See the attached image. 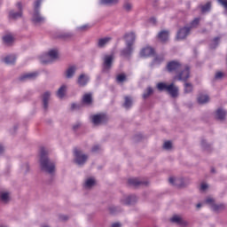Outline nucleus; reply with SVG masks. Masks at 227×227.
<instances>
[{
    "instance_id": "f257e3e1",
    "label": "nucleus",
    "mask_w": 227,
    "mask_h": 227,
    "mask_svg": "<svg viewBox=\"0 0 227 227\" xmlns=\"http://www.w3.org/2000/svg\"><path fill=\"white\" fill-rule=\"evenodd\" d=\"M49 152L45 149V147H42L40 151V158L39 164L40 168L44 173H48L49 175H54L56 171V165L49 160Z\"/></svg>"
},
{
    "instance_id": "f03ea898",
    "label": "nucleus",
    "mask_w": 227,
    "mask_h": 227,
    "mask_svg": "<svg viewBox=\"0 0 227 227\" xmlns=\"http://www.w3.org/2000/svg\"><path fill=\"white\" fill-rule=\"evenodd\" d=\"M40 6H42V0L35 1L34 4V12L31 18L33 24L40 25L45 22V17L40 13Z\"/></svg>"
},
{
    "instance_id": "7ed1b4c3",
    "label": "nucleus",
    "mask_w": 227,
    "mask_h": 227,
    "mask_svg": "<svg viewBox=\"0 0 227 227\" xmlns=\"http://www.w3.org/2000/svg\"><path fill=\"white\" fill-rule=\"evenodd\" d=\"M74 164H76L77 166H84V164L88 162V159H90V156L88 154L79 149H75L74 151Z\"/></svg>"
},
{
    "instance_id": "20e7f679",
    "label": "nucleus",
    "mask_w": 227,
    "mask_h": 227,
    "mask_svg": "<svg viewBox=\"0 0 227 227\" xmlns=\"http://www.w3.org/2000/svg\"><path fill=\"white\" fill-rule=\"evenodd\" d=\"M114 63V55L107 54L103 57V71L109 72Z\"/></svg>"
},
{
    "instance_id": "39448f33",
    "label": "nucleus",
    "mask_w": 227,
    "mask_h": 227,
    "mask_svg": "<svg viewBox=\"0 0 227 227\" xmlns=\"http://www.w3.org/2000/svg\"><path fill=\"white\" fill-rule=\"evenodd\" d=\"M189 77H191V71L189 66H183L175 79L177 78L178 81H184L185 82V81H187Z\"/></svg>"
},
{
    "instance_id": "423d86ee",
    "label": "nucleus",
    "mask_w": 227,
    "mask_h": 227,
    "mask_svg": "<svg viewBox=\"0 0 227 227\" xmlns=\"http://www.w3.org/2000/svg\"><path fill=\"white\" fill-rule=\"evenodd\" d=\"M137 202V197L136 195H122L120 199L121 205H124L125 207H129L130 205H134V203Z\"/></svg>"
},
{
    "instance_id": "0eeeda50",
    "label": "nucleus",
    "mask_w": 227,
    "mask_h": 227,
    "mask_svg": "<svg viewBox=\"0 0 227 227\" xmlns=\"http://www.w3.org/2000/svg\"><path fill=\"white\" fill-rule=\"evenodd\" d=\"M16 8L18 11L12 10L9 12V19L12 20H17V19H20V17H22V3H17Z\"/></svg>"
},
{
    "instance_id": "6e6552de",
    "label": "nucleus",
    "mask_w": 227,
    "mask_h": 227,
    "mask_svg": "<svg viewBox=\"0 0 227 227\" xmlns=\"http://www.w3.org/2000/svg\"><path fill=\"white\" fill-rule=\"evenodd\" d=\"M93 125H102L107 121V115L105 114H98L91 117Z\"/></svg>"
},
{
    "instance_id": "1a4fd4ad",
    "label": "nucleus",
    "mask_w": 227,
    "mask_h": 227,
    "mask_svg": "<svg viewBox=\"0 0 227 227\" xmlns=\"http://www.w3.org/2000/svg\"><path fill=\"white\" fill-rule=\"evenodd\" d=\"M12 201V192L4 190L0 192V203L3 205H8V202Z\"/></svg>"
},
{
    "instance_id": "9d476101",
    "label": "nucleus",
    "mask_w": 227,
    "mask_h": 227,
    "mask_svg": "<svg viewBox=\"0 0 227 227\" xmlns=\"http://www.w3.org/2000/svg\"><path fill=\"white\" fill-rule=\"evenodd\" d=\"M184 66H182L181 63L178 61H172L168 64L167 68L168 72H176L178 73L183 68Z\"/></svg>"
},
{
    "instance_id": "9b49d317",
    "label": "nucleus",
    "mask_w": 227,
    "mask_h": 227,
    "mask_svg": "<svg viewBox=\"0 0 227 227\" xmlns=\"http://www.w3.org/2000/svg\"><path fill=\"white\" fill-rule=\"evenodd\" d=\"M191 33V27H184L177 32L176 39L177 40H184V38H187Z\"/></svg>"
},
{
    "instance_id": "f8f14e48",
    "label": "nucleus",
    "mask_w": 227,
    "mask_h": 227,
    "mask_svg": "<svg viewBox=\"0 0 227 227\" xmlns=\"http://www.w3.org/2000/svg\"><path fill=\"white\" fill-rule=\"evenodd\" d=\"M97 185V179L93 176H88L85 178L83 187L85 189H93Z\"/></svg>"
},
{
    "instance_id": "ddd939ff",
    "label": "nucleus",
    "mask_w": 227,
    "mask_h": 227,
    "mask_svg": "<svg viewBox=\"0 0 227 227\" xmlns=\"http://www.w3.org/2000/svg\"><path fill=\"white\" fill-rule=\"evenodd\" d=\"M168 182L170 185H174L176 187H184L183 177L171 176L168 178Z\"/></svg>"
},
{
    "instance_id": "4468645a",
    "label": "nucleus",
    "mask_w": 227,
    "mask_h": 227,
    "mask_svg": "<svg viewBox=\"0 0 227 227\" xmlns=\"http://www.w3.org/2000/svg\"><path fill=\"white\" fill-rule=\"evenodd\" d=\"M167 91L172 98H176V97H178V88L174 83L168 84Z\"/></svg>"
},
{
    "instance_id": "2eb2a0df",
    "label": "nucleus",
    "mask_w": 227,
    "mask_h": 227,
    "mask_svg": "<svg viewBox=\"0 0 227 227\" xmlns=\"http://www.w3.org/2000/svg\"><path fill=\"white\" fill-rule=\"evenodd\" d=\"M51 100V91H46L43 94V107L44 111L49 109V102Z\"/></svg>"
},
{
    "instance_id": "dca6fc26",
    "label": "nucleus",
    "mask_w": 227,
    "mask_h": 227,
    "mask_svg": "<svg viewBox=\"0 0 227 227\" xmlns=\"http://www.w3.org/2000/svg\"><path fill=\"white\" fill-rule=\"evenodd\" d=\"M88 82H90V76L84 74H80L77 80V84L79 86L84 87L86 84H88Z\"/></svg>"
},
{
    "instance_id": "f3484780",
    "label": "nucleus",
    "mask_w": 227,
    "mask_h": 227,
    "mask_svg": "<svg viewBox=\"0 0 227 227\" xmlns=\"http://www.w3.org/2000/svg\"><path fill=\"white\" fill-rule=\"evenodd\" d=\"M126 45L134 46V42H136V34L134 32H129L125 35Z\"/></svg>"
},
{
    "instance_id": "a211bd4d",
    "label": "nucleus",
    "mask_w": 227,
    "mask_h": 227,
    "mask_svg": "<svg viewBox=\"0 0 227 227\" xmlns=\"http://www.w3.org/2000/svg\"><path fill=\"white\" fill-rule=\"evenodd\" d=\"M38 77V73L32 72V73H26L22 74L20 79V81H33V79H36Z\"/></svg>"
},
{
    "instance_id": "6ab92c4d",
    "label": "nucleus",
    "mask_w": 227,
    "mask_h": 227,
    "mask_svg": "<svg viewBox=\"0 0 227 227\" xmlns=\"http://www.w3.org/2000/svg\"><path fill=\"white\" fill-rule=\"evenodd\" d=\"M83 106H91L93 104V95L91 93H86L82 99Z\"/></svg>"
},
{
    "instance_id": "aec40b11",
    "label": "nucleus",
    "mask_w": 227,
    "mask_h": 227,
    "mask_svg": "<svg viewBox=\"0 0 227 227\" xmlns=\"http://www.w3.org/2000/svg\"><path fill=\"white\" fill-rule=\"evenodd\" d=\"M132 52H134V46L126 44V48L121 51V54L124 56V58H129L131 56Z\"/></svg>"
},
{
    "instance_id": "412c9836",
    "label": "nucleus",
    "mask_w": 227,
    "mask_h": 227,
    "mask_svg": "<svg viewBox=\"0 0 227 227\" xmlns=\"http://www.w3.org/2000/svg\"><path fill=\"white\" fill-rule=\"evenodd\" d=\"M197 102L200 105L208 104V102H210V97L207 94L200 93L197 97Z\"/></svg>"
},
{
    "instance_id": "4be33fe9",
    "label": "nucleus",
    "mask_w": 227,
    "mask_h": 227,
    "mask_svg": "<svg viewBox=\"0 0 227 227\" xmlns=\"http://www.w3.org/2000/svg\"><path fill=\"white\" fill-rule=\"evenodd\" d=\"M154 51L152 47L147 46L145 48H144L141 52H140V56L142 58H148L150 56H153Z\"/></svg>"
},
{
    "instance_id": "5701e85b",
    "label": "nucleus",
    "mask_w": 227,
    "mask_h": 227,
    "mask_svg": "<svg viewBox=\"0 0 227 227\" xmlns=\"http://www.w3.org/2000/svg\"><path fill=\"white\" fill-rule=\"evenodd\" d=\"M128 184L133 185V187H137V185H148L147 182H143L137 178H129Z\"/></svg>"
},
{
    "instance_id": "b1692460",
    "label": "nucleus",
    "mask_w": 227,
    "mask_h": 227,
    "mask_svg": "<svg viewBox=\"0 0 227 227\" xmlns=\"http://www.w3.org/2000/svg\"><path fill=\"white\" fill-rule=\"evenodd\" d=\"M171 223H176V224H179L180 226H186L187 222L184 220L180 215H175L171 219Z\"/></svg>"
},
{
    "instance_id": "393cba45",
    "label": "nucleus",
    "mask_w": 227,
    "mask_h": 227,
    "mask_svg": "<svg viewBox=\"0 0 227 227\" xmlns=\"http://www.w3.org/2000/svg\"><path fill=\"white\" fill-rule=\"evenodd\" d=\"M77 71V67L75 66L69 67L65 73L67 79H72L74 75H75V72Z\"/></svg>"
},
{
    "instance_id": "a878e982",
    "label": "nucleus",
    "mask_w": 227,
    "mask_h": 227,
    "mask_svg": "<svg viewBox=\"0 0 227 227\" xmlns=\"http://www.w3.org/2000/svg\"><path fill=\"white\" fill-rule=\"evenodd\" d=\"M118 3H120V0H99L98 4L101 6H114Z\"/></svg>"
},
{
    "instance_id": "bb28decb",
    "label": "nucleus",
    "mask_w": 227,
    "mask_h": 227,
    "mask_svg": "<svg viewBox=\"0 0 227 227\" xmlns=\"http://www.w3.org/2000/svg\"><path fill=\"white\" fill-rule=\"evenodd\" d=\"M158 38L160 42H168L169 39V31L162 30L158 34Z\"/></svg>"
},
{
    "instance_id": "cd10ccee",
    "label": "nucleus",
    "mask_w": 227,
    "mask_h": 227,
    "mask_svg": "<svg viewBox=\"0 0 227 227\" xmlns=\"http://www.w3.org/2000/svg\"><path fill=\"white\" fill-rule=\"evenodd\" d=\"M111 40H113L111 37H104L99 39L98 42V47L100 49L104 48L106 45L111 43Z\"/></svg>"
},
{
    "instance_id": "c85d7f7f",
    "label": "nucleus",
    "mask_w": 227,
    "mask_h": 227,
    "mask_svg": "<svg viewBox=\"0 0 227 227\" xmlns=\"http://www.w3.org/2000/svg\"><path fill=\"white\" fill-rule=\"evenodd\" d=\"M47 56L51 59H58L59 58V51L58 49H51L48 51Z\"/></svg>"
},
{
    "instance_id": "c756f323",
    "label": "nucleus",
    "mask_w": 227,
    "mask_h": 227,
    "mask_svg": "<svg viewBox=\"0 0 227 227\" xmlns=\"http://www.w3.org/2000/svg\"><path fill=\"white\" fill-rule=\"evenodd\" d=\"M13 35H12V34H7L3 36V42L5 45H12V43H13Z\"/></svg>"
},
{
    "instance_id": "7c9ffc66",
    "label": "nucleus",
    "mask_w": 227,
    "mask_h": 227,
    "mask_svg": "<svg viewBox=\"0 0 227 227\" xmlns=\"http://www.w3.org/2000/svg\"><path fill=\"white\" fill-rule=\"evenodd\" d=\"M17 60V57L15 55H8L4 59V61L6 65H13Z\"/></svg>"
},
{
    "instance_id": "2f4dec72",
    "label": "nucleus",
    "mask_w": 227,
    "mask_h": 227,
    "mask_svg": "<svg viewBox=\"0 0 227 227\" xmlns=\"http://www.w3.org/2000/svg\"><path fill=\"white\" fill-rule=\"evenodd\" d=\"M67 93V85H61L60 88L57 91V97L59 98H63L65 94Z\"/></svg>"
},
{
    "instance_id": "473e14b6",
    "label": "nucleus",
    "mask_w": 227,
    "mask_h": 227,
    "mask_svg": "<svg viewBox=\"0 0 227 227\" xmlns=\"http://www.w3.org/2000/svg\"><path fill=\"white\" fill-rule=\"evenodd\" d=\"M156 88L157 90H159V91H168V88H169V84L166 83V82H158L156 84Z\"/></svg>"
},
{
    "instance_id": "72a5a7b5",
    "label": "nucleus",
    "mask_w": 227,
    "mask_h": 227,
    "mask_svg": "<svg viewBox=\"0 0 227 227\" xmlns=\"http://www.w3.org/2000/svg\"><path fill=\"white\" fill-rule=\"evenodd\" d=\"M215 117L217 120H224V118H226V111L219 108L215 113Z\"/></svg>"
},
{
    "instance_id": "f704fd0d",
    "label": "nucleus",
    "mask_w": 227,
    "mask_h": 227,
    "mask_svg": "<svg viewBox=\"0 0 227 227\" xmlns=\"http://www.w3.org/2000/svg\"><path fill=\"white\" fill-rule=\"evenodd\" d=\"M192 90H193L192 83L184 82V93H192Z\"/></svg>"
},
{
    "instance_id": "c9c22d12",
    "label": "nucleus",
    "mask_w": 227,
    "mask_h": 227,
    "mask_svg": "<svg viewBox=\"0 0 227 227\" xmlns=\"http://www.w3.org/2000/svg\"><path fill=\"white\" fill-rule=\"evenodd\" d=\"M124 107L126 109H129V107H132V98L130 97L125 98Z\"/></svg>"
},
{
    "instance_id": "e433bc0d",
    "label": "nucleus",
    "mask_w": 227,
    "mask_h": 227,
    "mask_svg": "<svg viewBox=\"0 0 227 227\" xmlns=\"http://www.w3.org/2000/svg\"><path fill=\"white\" fill-rule=\"evenodd\" d=\"M205 203L210 207V208H213L214 205H215V200L212 197H207L205 200Z\"/></svg>"
},
{
    "instance_id": "4c0bfd02",
    "label": "nucleus",
    "mask_w": 227,
    "mask_h": 227,
    "mask_svg": "<svg viewBox=\"0 0 227 227\" xmlns=\"http://www.w3.org/2000/svg\"><path fill=\"white\" fill-rule=\"evenodd\" d=\"M153 93V89L152 87H148L143 94V98H148V97H150V95H152Z\"/></svg>"
},
{
    "instance_id": "58836bf2",
    "label": "nucleus",
    "mask_w": 227,
    "mask_h": 227,
    "mask_svg": "<svg viewBox=\"0 0 227 227\" xmlns=\"http://www.w3.org/2000/svg\"><path fill=\"white\" fill-rule=\"evenodd\" d=\"M133 7L134 5L130 2H125L123 4V10H125V12H132Z\"/></svg>"
},
{
    "instance_id": "ea45409f",
    "label": "nucleus",
    "mask_w": 227,
    "mask_h": 227,
    "mask_svg": "<svg viewBox=\"0 0 227 227\" xmlns=\"http://www.w3.org/2000/svg\"><path fill=\"white\" fill-rule=\"evenodd\" d=\"M212 210H214L215 212H219L221 210H223L224 208V204H214L213 207H211Z\"/></svg>"
},
{
    "instance_id": "a19ab883",
    "label": "nucleus",
    "mask_w": 227,
    "mask_h": 227,
    "mask_svg": "<svg viewBox=\"0 0 227 227\" xmlns=\"http://www.w3.org/2000/svg\"><path fill=\"white\" fill-rule=\"evenodd\" d=\"M212 7V4L210 2L207 3L205 5H202L201 12L202 13H207V12H210V8Z\"/></svg>"
},
{
    "instance_id": "79ce46f5",
    "label": "nucleus",
    "mask_w": 227,
    "mask_h": 227,
    "mask_svg": "<svg viewBox=\"0 0 227 227\" xmlns=\"http://www.w3.org/2000/svg\"><path fill=\"white\" fill-rule=\"evenodd\" d=\"M117 82H125L127 81V75L125 74H120L116 77Z\"/></svg>"
},
{
    "instance_id": "37998d69",
    "label": "nucleus",
    "mask_w": 227,
    "mask_h": 227,
    "mask_svg": "<svg viewBox=\"0 0 227 227\" xmlns=\"http://www.w3.org/2000/svg\"><path fill=\"white\" fill-rule=\"evenodd\" d=\"M162 61H164V57L163 56H157L153 60V64L154 65H160V63H162Z\"/></svg>"
},
{
    "instance_id": "c03bdc74",
    "label": "nucleus",
    "mask_w": 227,
    "mask_h": 227,
    "mask_svg": "<svg viewBox=\"0 0 227 227\" xmlns=\"http://www.w3.org/2000/svg\"><path fill=\"white\" fill-rule=\"evenodd\" d=\"M163 148L164 150H171L173 148V143L171 141H166L163 144Z\"/></svg>"
},
{
    "instance_id": "a18cd8bd",
    "label": "nucleus",
    "mask_w": 227,
    "mask_h": 227,
    "mask_svg": "<svg viewBox=\"0 0 227 227\" xmlns=\"http://www.w3.org/2000/svg\"><path fill=\"white\" fill-rule=\"evenodd\" d=\"M21 171H22V173H28L29 172V164L28 163H23L21 165Z\"/></svg>"
},
{
    "instance_id": "49530a36",
    "label": "nucleus",
    "mask_w": 227,
    "mask_h": 227,
    "mask_svg": "<svg viewBox=\"0 0 227 227\" xmlns=\"http://www.w3.org/2000/svg\"><path fill=\"white\" fill-rule=\"evenodd\" d=\"M218 44H219V37H215L211 43V49H215Z\"/></svg>"
},
{
    "instance_id": "de8ad7c7",
    "label": "nucleus",
    "mask_w": 227,
    "mask_h": 227,
    "mask_svg": "<svg viewBox=\"0 0 227 227\" xmlns=\"http://www.w3.org/2000/svg\"><path fill=\"white\" fill-rule=\"evenodd\" d=\"M201 146H202L203 150H208L210 148V145H208L207 140L201 141Z\"/></svg>"
},
{
    "instance_id": "09e8293b",
    "label": "nucleus",
    "mask_w": 227,
    "mask_h": 227,
    "mask_svg": "<svg viewBox=\"0 0 227 227\" xmlns=\"http://www.w3.org/2000/svg\"><path fill=\"white\" fill-rule=\"evenodd\" d=\"M218 2L225 8V13L227 14V0H218Z\"/></svg>"
},
{
    "instance_id": "8fccbe9b",
    "label": "nucleus",
    "mask_w": 227,
    "mask_h": 227,
    "mask_svg": "<svg viewBox=\"0 0 227 227\" xmlns=\"http://www.w3.org/2000/svg\"><path fill=\"white\" fill-rule=\"evenodd\" d=\"M198 24H200V18H197L192 21L191 27H196V26H198Z\"/></svg>"
},
{
    "instance_id": "3c124183",
    "label": "nucleus",
    "mask_w": 227,
    "mask_h": 227,
    "mask_svg": "<svg viewBox=\"0 0 227 227\" xmlns=\"http://www.w3.org/2000/svg\"><path fill=\"white\" fill-rule=\"evenodd\" d=\"M215 79H223V77H224V73L219 71L215 74Z\"/></svg>"
},
{
    "instance_id": "603ef678",
    "label": "nucleus",
    "mask_w": 227,
    "mask_h": 227,
    "mask_svg": "<svg viewBox=\"0 0 227 227\" xmlns=\"http://www.w3.org/2000/svg\"><path fill=\"white\" fill-rule=\"evenodd\" d=\"M208 189V184L207 183H202L200 184V191H206Z\"/></svg>"
},
{
    "instance_id": "864d4df0",
    "label": "nucleus",
    "mask_w": 227,
    "mask_h": 227,
    "mask_svg": "<svg viewBox=\"0 0 227 227\" xmlns=\"http://www.w3.org/2000/svg\"><path fill=\"white\" fill-rule=\"evenodd\" d=\"M5 151L6 147L3 144H0V155H3V153H4Z\"/></svg>"
},
{
    "instance_id": "5fc2aeb1",
    "label": "nucleus",
    "mask_w": 227,
    "mask_h": 227,
    "mask_svg": "<svg viewBox=\"0 0 227 227\" xmlns=\"http://www.w3.org/2000/svg\"><path fill=\"white\" fill-rule=\"evenodd\" d=\"M59 219H60V221H67V219H68V216H67L65 215H60Z\"/></svg>"
},
{
    "instance_id": "6e6d98bb",
    "label": "nucleus",
    "mask_w": 227,
    "mask_h": 227,
    "mask_svg": "<svg viewBox=\"0 0 227 227\" xmlns=\"http://www.w3.org/2000/svg\"><path fill=\"white\" fill-rule=\"evenodd\" d=\"M98 150H100V146H98V145H94L92 147V152H98Z\"/></svg>"
},
{
    "instance_id": "4d7b16f0",
    "label": "nucleus",
    "mask_w": 227,
    "mask_h": 227,
    "mask_svg": "<svg viewBox=\"0 0 227 227\" xmlns=\"http://www.w3.org/2000/svg\"><path fill=\"white\" fill-rule=\"evenodd\" d=\"M149 22H150L151 24H156L157 20H156L155 18H151V19L149 20Z\"/></svg>"
},
{
    "instance_id": "13d9d810",
    "label": "nucleus",
    "mask_w": 227,
    "mask_h": 227,
    "mask_svg": "<svg viewBox=\"0 0 227 227\" xmlns=\"http://www.w3.org/2000/svg\"><path fill=\"white\" fill-rule=\"evenodd\" d=\"M112 227H121V223H114L112 224Z\"/></svg>"
},
{
    "instance_id": "bf43d9fd",
    "label": "nucleus",
    "mask_w": 227,
    "mask_h": 227,
    "mask_svg": "<svg viewBox=\"0 0 227 227\" xmlns=\"http://www.w3.org/2000/svg\"><path fill=\"white\" fill-rule=\"evenodd\" d=\"M86 28H88V25H84V26L80 27V29H82V30H84Z\"/></svg>"
},
{
    "instance_id": "052dcab7",
    "label": "nucleus",
    "mask_w": 227,
    "mask_h": 227,
    "mask_svg": "<svg viewBox=\"0 0 227 227\" xmlns=\"http://www.w3.org/2000/svg\"><path fill=\"white\" fill-rule=\"evenodd\" d=\"M17 129H19V125H14L13 129H13L12 132H15V130H17Z\"/></svg>"
},
{
    "instance_id": "680f3d73",
    "label": "nucleus",
    "mask_w": 227,
    "mask_h": 227,
    "mask_svg": "<svg viewBox=\"0 0 227 227\" xmlns=\"http://www.w3.org/2000/svg\"><path fill=\"white\" fill-rule=\"evenodd\" d=\"M110 210H111L112 213H114V210H116V207H110Z\"/></svg>"
},
{
    "instance_id": "e2e57ef3",
    "label": "nucleus",
    "mask_w": 227,
    "mask_h": 227,
    "mask_svg": "<svg viewBox=\"0 0 227 227\" xmlns=\"http://www.w3.org/2000/svg\"><path fill=\"white\" fill-rule=\"evenodd\" d=\"M196 207H197V208H201L202 204H201V203H199V204L196 205Z\"/></svg>"
},
{
    "instance_id": "0e129e2a",
    "label": "nucleus",
    "mask_w": 227,
    "mask_h": 227,
    "mask_svg": "<svg viewBox=\"0 0 227 227\" xmlns=\"http://www.w3.org/2000/svg\"><path fill=\"white\" fill-rule=\"evenodd\" d=\"M43 63H47V61H45V60H43Z\"/></svg>"
}]
</instances>
